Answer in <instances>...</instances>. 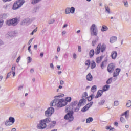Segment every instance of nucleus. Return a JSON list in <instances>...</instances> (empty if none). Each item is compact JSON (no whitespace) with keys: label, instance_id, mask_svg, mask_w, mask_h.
<instances>
[{"label":"nucleus","instance_id":"1","mask_svg":"<svg viewBox=\"0 0 131 131\" xmlns=\"http://www.w3.org/2000/svg\"><path fill=\"white\" fill-rule=\"evenodd\" d=\"M64 95L62 94L57 96L55 97V99L51 102L50 103V106H53V107H64L67 105V102L65 99L62 98L60 99L59 98H63Z\"/></svg>","mask_w":131,"mask_h":131},{"label":"nucleus","instance_id":"2","mask_svg":"<svg viewBox=\"0 0 131 131\" xmlns=\"http://www.w3.org/2000/svg\"><path fill=\"white\" fill-rule=\"evenodd\" d=\"M78 105V101H75L71 102L70 105H67L66 107L65 112H68L67 114L64 116V119L69 120V121H73L74 117H73V111H70L71 108H74Z\"/></svg>","mask_w":131,"mask_h":131},{"label":"nucleus","instance_id":"3","mask_svg":"<svg viewBox=\"0 0 131 131\" xmlns=\"http://www.w3.org/2000/svg\"><path fill=\"white\" fill-rule=\"evenodd\" d=\"M90 32L92 36H97L98 35V29L96 24H93L90 27Z\"/></svg>","mask_w":131,"mask_h":131},{"label":"nucleus","instance_id":"4","mask_svg":"<svg viewBox=\"0 0 131 131\" xmlns=\"http://www.w3.org/2000/svg\"><path fill=\"white\" fill-rule=\"evenodd\" d=\"M24 4V0H18L15 2L13 6V10H18L19 8H21Z\"/></svg>","mask_w":131,"mask_h":131},{"label":"nucleus","instance_id":"5","mask_svg":"<svg viewBox=\"0 0 131 131\" xmlns=\"http://www.w3.org/2000/svg\"><path fill=\"white\" fill-rule=\"evenodd\" d=\"M6 24L8 26H16L18 24V19L15 18L6 21Z\"/></svg>","mask_w":131,"mask_h":131},{"label":"nucleus","instance_id":"6","mask_svg":"<svg viewBox=\"0 0 131 131\" xmlns=\"http://www.w3.org/2000/svg\"><path fill=\"white\" fill-rule=\"evenodd\" d=\"M55 112V108L54 107H49L47 111H45V116L50 117Z\"/></svg>","mask_w":131,"mask_h":131},{"label":"nucleus","instance_id":"7","mask_svg":"<svg viewBox=\"0 0 131 131\" xmlns=\"http://www.w3.org/2000/svg\"><path fill=\"white\" fill-rule=\"evenodd\" d=\"M37 127L38 129H43L47 127V124L42 120L40 121V123L37 125Z\"/></svg>","mask_w":131,"mask_h":131},{"label":"nucleus","instance_id":"8","mask_svg":"<svg viewBox=\"0 0 131 131\" xmlns=\"http://www.w3.org/2000/svg\"><path fill=\"white\" fill-rule=\"evenodd\" d=\"M115 70V64L114 63H110L107 66V71L109 73H112Z\"/></svg>","mask_w":131,"mask_h":131},{"label":"nucleus","instance_id":"9","mask_svg":"<svg viewBox=\"0 0 131 131\" xmlns=\"http://www.w3.org/2000/svg\"><path fill=\"white\" fill-rule=\"evenodd\" d=\"M17 34H18V32L17 31H9L6 34V36L7 37H8V36L10 37H15V36H17Z\"/></svg>","mask_w":131,"mask_h":131},{"label":"nucleus","instance_id":"10","mask_svg":"<svg viewBox=\"0 0 131 131\" xmlns=\"http://www.w3.org/2000/svg\"><path fill=\"white\" fill-rule=\"evenodd\" d=\"M121 71V69L119 68H117L115 69L114 72L113 73V77H116L119 75V73Z\"/></svg>","mask_w":131,"mask_h":131},{"label":"nucleus","instance_id":"11","mask_svg":"<svg viewBox=\"0 0 131 131\" xmlns=\"http://www.w3.org/2000/svg\"><path fill=\"white\" fill-rule=\"evenodd\" d=\"M31 21L29 18H26L23 20L22 25H28V24H30Z\"/></svg>","mask_w":131,"mask_h":131},{"label":"nucleus","instance_id":"12","mask_svg":"<svg viewBox=\"0 0 131 131\" xmlns=\"http://www.w3.org/2000/svg\"><path fill=\"white\" fill-rule=\"evenodd\" d=\"M100 52H101V43L98 44L97 48L95 49V53L96 55H99V54H100Z\"/></svg>","mask_w":131,"mask_h":131},{"label":"nucleus","instance_id":"13","mask_svg":"<svg viewBox=\"0 0 131 131\" xmlns=\"http://www.w3.org/2000/svg\"><path fill=\"white\" fill-rule=\"evenodd\" d=\"M111 57H112V59L115 60L117 57V52L114 51H113L111 53Z\"/></svg>","mask_w":131,"mask_h":131},{"label":"nucleus","instance_id":"14","mask_svg":"<svg viewBox=\"0 0 131 131\" xmlns=\"http://www.w3.org/2000/svg\"><path fill=\"white\" fill-rule=\"evenodd\" d=\"M102 95H103V90H99L97 92L96 96L95 97V99H98V98H100V97H101Z\"/></svg>","mask_w":131,"mask_h":131},{"label":"nucleus","instance_id":"15","mask_svg":"<svg viewBox=\"0 0 131 131\" xmlns=\"http://www.w3.org/2000/svg\"><path fill=\"white\" fill-rule=\"evenodd\" d=\"M86 79L88 81H92L93 80V76L89 73L86 76Z\"/></svg>","mask_w":131,"mask_h":131},{"label":"nucleus","instance_id":"16","mask_svg":"<svg viewBox=\"0 0 131 131\" xmlns=\"http://www.w3.org/2000/svg\"><path fill=\"white\" fill-rule=\"evenodd\" d=\"M98 41H99V37L96 36L95 39L92 41V46H93V47H95V46H96V43H97Z\"/></svg>","mask_w":131,"mask_h":131},{"label":"nucleus","instance_id":"17","mask_svg":"<svg viewBox=\"0 0 131 131\" xmlns=\"http://www.w3.org/2000/svg\"><path fill=\"white\" fill-rule=\"evenodd\" d=\"M117 40V37L115 36L112 37L110 39V42H111V43H113L114 42H115V41H116Z\"/></svg>","mask_w":131,"mask_h":131},{"label":"nucleus","instance_id":"18","mask_svg":"<svg viewBox=\"0 0 131 131\" xmlns=\"http://www.w3.org/2000/svg\"><path fill=\"white\" fill-rule=\"evenodd\" d=\"M86 100H85V99L84 98H82L78 103V106H79L80 107H81V105L84 102H85Z\"/></svg>","mask_w":131,"mask_h":131},{"label":"nucleus","instance_id":"19","mask_svg":"<svg viewBox=\"0 0 131 131\" xmlns=\"http://www.w3.org/2000/svg\"><path fill=\"white\" fill-rule=\"evenodd\" d=\"M80 108V106L77 104V106L72 108L73 111H74V112H78L79 111V109Z\"/></svg>","mask_w":131,"mask_h":131},{"label":"nucleus","instance_id":"20","mask_svg":"<svg viewBox=\"0 0 131 131\" xmlns=\"http://www.w3.org/2000/svg\"><path fill=\"white\" fill-rule=\"evenodd\" d=\"M103 56H100L99 57H97L96 59V63H97V64H100L101 63V61H102V60H103Z\"/></svg>","mask_w":131,"mask_h":131},{"label":"nucleus","instance_id":"21","mask_svg":"<svg viewBox=\"0 0 131 131\" xmlns=\"http://www.w3.org/2000/svg\"><path fill=\"white\" fill-rule=\"evenodd\" d=\"M55 125H56V121H53L51 122V123L48 125V126L50 128H53V127H54Z\"/></svg>","mask_w":131,"mask_h":131},{"label":"nucleus","instance_id":"22","mask_svg":"<svg viewBox=\"0 0 131 131\" xmlns=\"http://www.w3.org/2000/svg\"><path fill=\"white\" fill-rule=\"evenodd\" d=\"M105 12L107 14H111V11L110 10V8L107 5H105Z\"/></svg>","mask_w":131,"mask_h":131},{"label":"nucleus","instance_id":"23","mask_svg":"<svg viewBox=\"0 0 131 131\" xmlns=\"http://www.w3.org/2000/svg\"><path fill=\"white\" fill-rule=\"evenodd\" d=\"M90 109V106L89 105H86L83 108L81 109L82 112H85V111H88Z\"/></svg>","mask_w":131,"mask_h":131},{"label":"nucleus","instance_id":"24","mask_svg":"<svg viewBox=\"0 0 131 131\" xmlns=\"http://www.w3.org/2000/svg\"><path fill=\"white\" fill-rule=\"evenodd\" d=\"M42 0H31L32 5H36V4H38V3H40Z\"/></svg>","mask_w":131,"mask_h":131},{"label":"nucleus","instance_id":"25","mask_svg":"<svg viewBox=\"0 0 131 131\" xmlns=\"http://www.w3.org/2000/svg\"><path fill=\"white\" fill-rule=\"evenodd\" d=\"M106 62H107V60H106L103 61L101 63V66H100L101 69H103L105 68V67H106Z\"/></svg>","mask_w":131,"mask_h":131},{"label":"nucleus","instance_id":"26","mask_svg":"<svg viewBox=\"0 0 131 131\" xmlns=\"http://www.w3.org/2000/svg\"><path fill=\"white\" fill-rule=\"evenodd\" d=\"M94 54H95V51H94V49H92L90 51L89 56L91 58L94 56Z\"/></svg>","mask_w":131,"mask_h":131},{"label":"nucleus","instance_id":"27","mask_svg":"<svg viewBox=\"0 0 131 131\" xmlns=\"http://www.w3.org/2000/svg\"><path fill=\"white\" fill-rule=\"evenodd\" d=\"M110 88V85H105L103 87L102 90H103V92H106V91H108V90H109Z\"/></svg>","mask_w":131,"mask_h":131},{"label":"nucleus","instance_id":"28","mask_svg":"<svg viewBox=\"0 0 131 131\" xmlns=\"http://www.w3.org/2000/svg\"><path fill=\"white\" fill-rule=\"evenodd\" d=\"M108 30V27H107V26L103 25L102 27L101 28V31L102 32H104V31H107Z\"/></svg>","mask_w":131,"mask_h":131},{"label":"nucleus","instance_id":"29","mask_svg":"<svg viewBox=\"0 0 131 131\" xmlns=\"http://www.w3.org/2000/svg\"><path fill=\"white\" fill-rule=\"evenodd\" d=\"M91 64V69H94V68H96V62H95V61H92Z\"/></svg>","mask_w":131,"mask_h":131},{"label":"nucleus","instance_id":"30","mask_svg":"<svg viewBox=\"0 0 131 131\" xmlns=\"http://www.w3.org/2000/svg\"><path fill=\"white\" fill-rule=\"evenodd\" d=\"M105 50H106V45L102 44V45L101 46V52L104 53Z\"/></svg>","mask_w":131,"mask_h":131},{"label":"nucleus","instance_id":"31","mask_svg":"<svg viewBox=\"0 0 131 131\" xmlns=\"http://www.w3.org/2000/svg\"><path fill=\"white\" fill-rule=\"evenodd\" d=\"M45 123H50L51 122V118H47L44 120H42Z\"/></svg>","mask_w":131,"mask_h":131},{"label":"nucleus","instance_id":"32","mask_svg":"<svg viewBox=\"0 0 131 131\" xmlns=\"http://www.w3.org/2000/svg\"><path fill=\"white\" fill-rule=\"evenodd\" d=\"M9 120L10 122H12V124L15 123V118L13 117H10L9 118Z\"/></svg>","mask_w":131,"mask_h":131},{"label":"nucleus","instance_id":"33","mask_svg":"<svg viewBox=\"0 0 131 131\" xmlns=\"http://www.w3.org/2000/svg\"><path fill=\"white\" fill-rule=\"evenodd\" d=\"M85 66H88V68H90V65H91V60H88L85 62Z\"/></svg>","mask_w":131,"mask_h":131},{"label":"nucleus","instance_id":"34","mask_svg":"<svg viewBox=\"0 0 131 131\" xmlns=\"http://www.w3.org/2000/svg\"><path fill=\"white\" fill-rule=\"evenodd\" d=\"M94 120V119L92 117H89L86 120V123H90V122H92Z\"/></svg>","mask_w":131,"mask_h":131},{"label":"nucleus","instance_id":"35","mask_svg":"<svg viewBox=\"0 0 131 131\" xmlns=\"http://www.w3.org/2000/svg\"><path fill=\"white\" fill-rule=\"evenodd\" d=\"M96 91H97V86L96 85H93L91 88V92H92V93H95V92H96Z\"/></svg>","mask_w":131,"mask_h":131},{"label":"nucleus","instance_id":"36","mask_svg":"<svg viewBox=\"0 0 131 131\" xmlns=\"http://www.w3.org/2000/svg\"><path fill=\"white\" fill-rule=\"evenodd\" d=\"M70 11L71 14H74L75 12V8L74 7H72L70 8Z\"/></svg>","mask_w":131,"mask_h":131},{"label":"nucleus","instance_id":"37","mask_svg":"<svg viewBox=\"0 0 131 131\" xmlns=\"http://www.w3.org/2000/svg\"><path fill=\"white\" fill-rule=\"evenodd\" d=\"M88 93L86 92H84L82 95V99H83V98H84V99H85V100L86 101V99L87 98H88Z\"/></svg>","mask_w":131,"mask_h":131},{"label":"nucleus","instance_id":"38","mask_svg":"<svg viewBox=\"0 0 131 131\" xmlns=\"http://www.w3.org/2000/svg\"><path fill=\"white\" fill-rule=\"evenodd\" d=\"M65 13L66 14H70V8L69 7H67L66 9V10H65Z\"/></svg>","mask_w":131,"mask_h":131},{"label":"nucleus","instance_id":"39","mask_svg":"<svg viewBox=\"0 0 131 131\" xmlns=\"http://www.w3.org/2000/svg\"><path fill=\"white\" fill-rule=\"evenodd\" d=\"M120 120L122 123H125L126 122V120L123 117H121L120 119Z\"/></svg>","mask_w":131,"mask_h":131},{"label":"nucleus","instance_id":"40","mask_svg":"<svg viewBox=\"0 0 131 131\" xmlns=\"http://www.w3.org/2000/svg\"><path fill=\"white\" fill-rule=\"evenodd\" d=\"M10 122H10V121H9V120L6 121V122H5V125H6V126H10V125H11Z\"/></svg>","mask_w":131,"mask_h":131},{"label":"nucleus","instance_id":"41","mask_svg":"<svg viewBox=\"0 0 131 131\" xmlns=\"http://www.w3.org/2000/svg\"><path fill=\"white\" fill-rule=\"evenodd\" d=\"M126 107L128 108H129V107H131V101L128 100L126 103Z\"/></svg>","mask_w":131,"mask_h":131},{"label":"nucleus","instance_id":"42","mask_svg":"<svg viewBox=\"0 0 131 131\" xmlns=\"http://www.w3.org/2000/svg\"><path fill=\"white\" fill-rule=\"evenodd\" d=\"M112 82V78H110L106 81L107 84H110Z\"/></svg>","mask_w":131,"mask_h":131},{"label":"nucleus","instance_id":"43","mask_svg":"<svg viewBox=\"0 0 131 131\" xmlns=\"http://www.w3.org/2000/svg\"><path fill=\"white\" fill-rule=\"evenodd\" d=\"M25 106V102L24 101H22L20 103V106L21 108H23Z\"/></svg>","mask_w":131,"mask_h":131},{"label":"nucleus","instance_id":"44","mask_svg":"<svg viewBox=\"0 0 131 131\" xmlns=\"http://www.w3.org/2000/svg\"><path fill=\"white\" fill-rule=\"evenodd\" d=\"M118 105H119V102H118V101H115L114 102V106L117 107V106H118Z\"/></svg>","mask_w":131,"mask_h":131},{"label":"nucleus","instance_id":"45","mask_svg":"<svg viewBox=\"0 0 131 131\" xmlns=\"http://www.w3.org/2000/svg\"><path fill=\"white\" fill-rule=\"evenodd\" d=\"M11 74H12V72H9L7 74V75L6 79H8V78H10V76H11Z\"/></svg>","mask_w":131,"mask_h":131},{"label":"nucleus","instance_id":"46","mask_svg":"<svg viewBox=\"0 0 131 131\" xmlns=\"http://www.w3.org/2000/svg\"><path fill=\"white\" fill-rule=\"evenodd\" d=\"M64 100L65 101H66L67 103V102H71V97H67Z\"/></svg>","mask_w":131,"mask_h":131},{"label":"nucleus","instance_id":"47","mask_svg":"<svg viewBox=\"0 0 131 131\" xmlns=\"http://www.w3.org/2000/svg\"><path fill=\"white\" fill-rule=\"evenodd\" d=\"M104 104H105V100H102L99 103L100 106H102V105H104Z\"/></svg>","mask_w":131,"mask_h":131},{"label":"nucleus","instance_id":"48","mask_svg":"<svg viewBox=\"0 0 131 131\" xmlns=\"http://www.w3.org/2000/svg\"><path fill=\"white\" fill-rule=\"evenodd\" d=\"M27 59H28V63L29 64L30 63H31V61H32V58L30 57H28Z\"/></svg>","mask_w":131,"mask_h":131},{"label":"nucleus","instance_id":"49","mask_svg":"<svg viewBox=\"0 0 131 131\" xmlns=\"http://www.w3.org/2000/svg\"><path fill=\"white\" fill-rule=\"evenodd\" d=\"M36 31H37V28H36V29H35L31 33V35H33V34H34V33H35V32H36Z\"/></svg>","mask_w":131,"mask_h":131},{"label":"nucleus","instance_id":"50","mask_svg":"<svg viewBox=\"0 0 131 131\" xmlns=\"http://www.w3.org/2000/svg\"><path fill=\"white\" fill-rule=\"evenodd\" d=\"M15 71H16V67L12 66V67L11 68V71H10V72H15Z\"/></svg>","mask_w":131,"mask_h":131},{"label":"nucleus","instance_id":"51","mask_svg":"<svg viewBox=\"0 0 131 131\" xmlns=\"http://www.w3.org/2000/svg\"><path fill=\"white\" fill-rule=\"evenodd\" d=\"M31 48V45L29 46V47L28 48V50L29 51V52L30 53V54H32V51H31V49H30Z\"/></svg>","mask_w":131,"mask_h":131},{"label":"nucleus","instance_id":"52","mask_svg":"<svg viewBox=\"0 0 131 131\" xmlns=\"http://www.w3.org/2000/svg\"><path fill=\"white\" fill-rule=\"evenodd\" d=\"M23 86H24L23 84L19 85L18 88V90L21 91L22 90V89H23Z\"/></svg>","mask_w":131,"mask_h":131},{"label":"nucleus","instance_id":"53","mask_svg":"<svg viewBox=\"0 0 131 131\" xmlns=\"http://www.w3.org/2000/svg\"><path fill=\"white\" fill-rule=\"evenodd\" d=\"M3 24H4V20L1 19L0 20V28L3 26Z\"/></svg>","mask_w":131,"mask_h":131},{"label":"nucleus","instance_id":"54","mask_svg":"<svg viewBox=\"0 0 131 131\" xmlns=\"http://www.w3.org/2000/svg\"><path fill=\"white\" fill-rule=\"evenodd\" d=\"M124 5L125 7H128V3H127V1H124Z\"/></svg>","mask_w":131,"mask_h":131},{"label":"nucleus","instance_id":"55","mask_svg":"<svg viewBox=\"0 0 131 131\" xmlns=\"http://www.w3.org/2000/svg\"><path fill=\"white\" fill-rule=\"evenodd\" d=\"M54 22H55V19H52L50 20L49 24H53V23H54Z\"/></svg>","mask_w":131,"mask_h":131},{"label":"nucleus","instance_id":"56","mask_svg":"<svg viewBox=\"0 0 131 131\" xmlns=\"http://www.w3.org/2000/svg\"><path fill=\"white\" fill-rule=\"evenodd\" d=\"M32 40H33V38H31L30 39V40L29 41L28 45L29 46H30V44L31 43V42H32Z\"/></svg>","mask_w":131,"mask_h":131},{"label":"nucleus","instance_id":"57","mask_svg":"<svg viewBox=\"0 0 131 131\" xmlns=\"http://www.w3.org/2000/svg\"><path fill=\"white\" fill-rule=\"evenodd\" d=\"M78 52H79V53L81 52V46H78Z\"/></svg>","mask_w":131,"mask_h":131},{"label":"nucleus","instance_id":"58","mask_svg":"<svg viewBox=\"0 0 131 131\" xmlns=\"http://www.w3.org/2000/svg\"><path fill=\"white\" fill-rule=\"evenodd\" d=\"M112 128V127H111V126H107L106 127V129L107 130H110V131L112 129L111 128Z\"/></svg>","mask_w":131,"mask_h":131},{"label":"nucleus","instance_id":"59","mask_svg":"<svg viewBox=\"0 0 131 131\" xmlns=\"http://www.w3.org/2000/svg\"><path fill=\"white\" fill-rule=\"evenodd\" d=\"M11 73L12 74V77H15V76H16V72L14 71V72H11Z\"/></svg>","mask_w":131,"mask_h":131},{"label":"nucleus","instance_id":"60","mask_svg":"<svg viewBox=\"0 0 131 131\" xmlns=\"http://www.w3.org/2000/svg\"><path fill=\"white\" fill-rule=\"evenodd\" d=\"M20 59H21V56H19L18 58L16 59V63H19V62H20Z\"/></svg>","mask_w":131,"mask_h":131},{"label":"nucleus","instance_id":"61","mask_svg":"<svg viewBox=\"0 0 131 131\" xmlns=\"http://www.w3.org/2000/svg\"><path fill=\"white\" fill-rule=\"evenodd\" d=\"M76 58H77V55H76V54L74 53L73 54V58L74 59V60H75V59H76Z\"/></svg>","mask_w":131,"mask_h":131},{"label":"nucleus","instance_id":"62","mask_svg":"<svg viewBox=\"0 0 131 131\" xmlns=\"http://www.w3.org/2000/svg\"><path fill=\"white\" fill-rule=\"evenodd\" d=\"M93 105V102H90L89 104H88L87 105H88V107L89 108H91V106Z\"/></svg>","mask_w":131,"mask_h":131},{"label":"nucleus","instance_id":"63","mask_svg":"<svg viewBox=\"0 0 131 131\" xmlns=\"http://www.w3.org/2000/svg\"><path fill=\"white\" fill-rule=\"evenodd\" d=\"M67 32L66 31H63L61 33V34L62 35V36H64V35H65V34H66Z\"/></svg>","mask_w":131,"mask_h":131},{"label":"nucleus","instance_id":"64","mask_svg":"<svg viewBox=\"0 0 131 131\" xmlns=\"http://www.w3.org/2000/svg\"><path fill=\"white\" fill-rule=\"evenodd\" d=\"M63 58H65L66 59L68 58V54H67V53H65L63 55Z\"/></svg>","mask_w":131,"mask_h":131}]
</instances>
